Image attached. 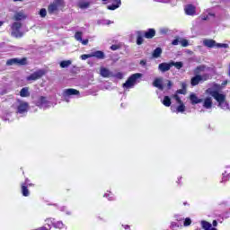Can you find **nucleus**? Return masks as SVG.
I'll return each instance as SVG.
<instances>
[{
	"label": "nucleus",
	"mask_w": 230,
	"mask_h": 230,
	"mask_svg": "<svg viewBox=\"0 0 230 230\" xmlns=\"http://www.w3.org/2000/svg\"><path fill=\"white\" fill-rule=\"evenodd\" d=\"M71 64H73L72 60H63L61 62H59V66L61 67V69H67V67H69V66H71Z\"/></svg>",
	"instance_id": "23"
},
{
	"label": "nucleus",
	"mask_w": 230,
	"mask_h": 230,
	"mask_svg": "<svg viewBox=\"0 0 230 230\" xmlns=\"http://www.w3.org/2000/svg\"><path fill=\"white\" fill-rule=\"evenodd\" d=\"M12 32L11 35L15 37L16 39H21L22 37V32L21 31V28H22V23L21 22H14L12 24Z\"/></svg>",
	"instance_id": "3"
},
{
	"label": "nucleus",
	"mask_w": 230,
	"mask_h": 230,
	"mask_svg": "<svg viewBox=\"0 0 230 230\" xmlns=\"http://www.w3.org/2000/svg\"><path fill=\"white\" fill-rule=\"evenodd\" d=\"M203 46L206 48H217V41L215 40L205 39L203 40Z\"/></svg>",
	"instance_id": "14"
},
{
	"label": "nucleus",
	"mask_w": 230,
	"mask_h": 230,
	"mask_svg": "<svg viewBox=\"0 0 230 230\" xmlns=\"http://www.w3.org/2000/svg\"><path fill=\"white\" fill-rule=\"evenodd\" d=\"M208 15H209L210 17H215V13H209Z\"/></svg>",
	"instance_id": "51"
},
{
	"label": "nucleus",
	"mask_w": 230,
	"mask_h": 230,
	"mask_svg": "<svg viewBox=\"0 0 230 230\" xmlns=\"http://www.w3.org/2000/svg\"><path fill=\"white\" fill-rule=\"evenodd\" d=\"M137 46H141V44H143V42H144V40H143L144 33L142 31H137Z\"/></svg>",
	"instance_id": "26"
},
{
	"label": "nucleus",
	"mask_w": 230,
	"mask_h": 230,
	"mask_svg": "<svg viewBox=\"0 0 230 230\" xmlns=\"http://www.w3.org/2000/svg\"><path fill=\"white\" fill-rule=\"evenodd\" d=\"M144 37H146V39H154V37H155V30L149 29L144 33Z\"/></svg>",
	"instance_id": "22"
},
{
	"label": "nucleus",
	"mask_w": 230,
	"mask_h": 230,
	"mask_svg": "<svg viewBox=\"0 0 230 230\" xmlns=\"http://www.w3.org/2000/svg\"><path fill=\"white\" fill-rule=\"evenodd\" d=\"M141 76H143L142 74H139V73L133 74L131 76L128 77L126 83L123 84V87H125L126 89H132V87L136 85L137 80L141 78Z\"/></svg>",
	"instance_id": "2"
},
{
	"label": "nucleus",
	"mask_w": 230,
	"mask_h": 230,
	"mask_svg": "<svg viewBox=\"0 0 230 230\" xmlns=\"http://www.w3.org/2000/svg\"><path fill=\"white\" fill-rule=\"evenodd\" d=\"M184 10H185L186 15L193 16L197 13V7H195V5L191 4L185 5Z\"/></svg>",
	"instance_id": "10"
},
{
	"label": "nucleus",
	"mask_w": 230,
	"mask_h": 230,
	"mask_svg": "<svg viewBox=\"0 0 230 230\" xmlns=\"http://www.w3.org/2000/svg\"><path fill=\"white\" fill-rule=\"evenodd\" d=\"M127 227H128V226H125V229H127Z\"/></svg>",
	"instance_id": "57"
},
{
	"label": "nucleus",
	"mask_w": 230,
	"mask_h": 230,
	"mask_svg": "<svg viewBox=\"0 0 230 230\" xmlns=\"http://www.w3.org/2000/svg\"><path fill=\"white\" fill-rule=\"evenodd\" d=\"M104 197H109V195H107V194H104Z\"/></svg>",
	"instance_id": "56"
},
{
	"label": "nucleus",
	"mask_w": 230,
	"mask_h": 230,
	"mask_svg": "<svg viewBox=\"0 0 230 230\" xmlns=\"http://www.w3.org/2000/svg\"><path fill=\"white\" fill-rule=\"evenodd\" d=\"M36 105L37 107H40V109H49V107L51 105V102L48 101V98L41 96L36 102Z\"/></svg>",
	"instance_id": "7"
},
{
	"label": "nucleus",
	"mask_w": 230,
	"mask_h": 230,
	"mask_svg": "<svg viewBox=\"0 0 230 230\" xmlns=\"http://www.w3.org/2000/svg\"><path fill=\"white\" fill-rule=\"evenodd\" d=\"M173 66H174V67H176V69H181V68H182V62H173V61H172L171 62V67H173Z\"/></svg>",
	"instance_id": "31"
},
{
	"label": "nucleus",
	"mask_w": 230,
	"mask_h": 230,
	"mask_svg": "<svg viewBox=\"0 0 230 230\" xmlns=\"http://www.w3.org/2000/svg\"><path fill=\"white\" fill-rule=\"evenodd\" d=\"M92 58L93 57L98 58L99 60H103L105 58V53L102 50H96L91 53Z\"/></svg>",
	"instance_id": "13"
},
{
	"label": "nucleus",
	"mask_w": 230,
	"mask_h": 230,
	"mask_svg": "<svg viewBox=\"0 0 230 230\" xmlns=\"http://www.w3.org/2000/svg\"><path fill=\"white\" fill-rule=\"evenodd\" d=\"M82 60H87V58H92V54H84L81 56Z\"/></svg>",
	"instance_id": "42"
},
{
	"label": "nucleus",
	"mask_w": 230,
	"mask_h": 230,
	"mask_svg": "<svg viewBox=\"0 0 230 230\" xmlns=\"http://www.w3.org/2000/svg\"><path fill=\"white\" fill-rule=\"evenodd\" d=\"M26 184H28V180H26L25 183L22 184V193L23 197H30V190H28Z\"/></svg>",
	"instance_id": "20"
},
{
	"label": "nucleus",
	"mask_w": 230,
	"mask_h": 230,
	"mask_svg": "<svg viewBox=\"0 0 230 230\" xmlns=\"http://www.w3.org/2000/svg\"><path fill=\"white\" fill-rule=\"evenodd\" d=\"M172 85H173V83H172V81L168 80L167 81V89H172Z\"/></svg>",
	"instance_id": "46"
},
{
	"label": "nucleus",
	"mask_w": 230,
	"mask_h": 230,
	"mask_svg": "<svg viewBox=\"0 0 230 230\" xmlns=\"http://www.w3.org/2000/svg\"><path fill=\"white\" fill-rule=\"evenodd\" d=\"M201 227L204 230H217L208 221H201Z\"/></svg>",
	"instance_id": "21"
},
{
	"label": "nucleus",
	"mask_w": 230,
	"mask_h": 230,
	"mask_svg": "<svg viewBox=\"0 0 230 230\" xmlns=\"http://www.w3.org/2000/svg\"><path fill=\"white\" fill-rule=\"evenodd\" d=\"M153 85H154V87H156L160 91H164V86L163 85V78H156V79H155V81L153 83Z\"/></svg>",
	"instance_id": "15"
},
{
	"label": "nucleus",
	"mask_w": 230,
	"mask_h": 230,
	"mask_svg": "<svg viewBox=\"0 0 230 230\" xmlns=\"http://www.w3.org/2000/svg\"><path fill=\"white\" fill-rule=\"evenodd\" d=\"M204 109H212L213 107V99L211 97H207L203 101Z\"/></svg>",
	"instance_id": "16"
},
{
	"label": "nucleus",
	"mask_w": 230,
	"mask_h": 230,
	"mask_svg": "<svg viewBox=\"0 0 230 230\" xmlns=\"http://www.w3.org/2000/svg\"><path fill=\"white\" fill-rule=\"evenodd\" d=\"M117 78H119L121 80V78H123V74L121 73L117 74Z\"/></svg>",
	"instance_id": "47"
},
{
	"label": "nucleus",
	"mask_w": 230,
	"mask_h": 230,
	"mask_svg": "<svg viewBox=\"0 0 230 230\" xmlns=\"http://www.w3.org/2000/svg\"><path fill=\"white\" fill-rule=\"evenodd\" d=\"M161 33H166V30L164 29L161 30Z\"/></svg>",
	"instance_id": "53"
},
{
	"label": "nucleus",
	"mask_w": 230,
	"mask_h": 230,
	"mask_svg": "<svg viewBox=\"0 0 230 230\" xmlns=\"http://www.w3.org/2000/svg\"><path fill=\"white\" fill-rule=\"evenodd\" d=\"M155 1H158V3H166L165 0H155Z\"/></svg>",
	"instance_id": "50"
},
{
	"label": "nucleus",
	"mask_w": 230,
	"mask_h": 230,
	"mask_svg": "<svg viewBox=\"0 0 230 230\" xmlns=\"http://www.w3.org/2000/svg\"><path fill=\"white\" fill-rule=\"evenodd\" d=\"M20 96H22V98H28V96H30V91L28 90V87H24L21 90Z\"/></svg>",
	"instance_id": "28"
},
{
	"label": "nucleus",
	"mask_w": 230,
	"mask_h": 230,
	"mask_svg": "<svg viewBox=\"0 0 230 230\" xmlns=\"http://www.w3.org/2000/svg\"><path fill=\"white\" fill-rule=\"evenodd\" d=\"M66 102H69V100L66 99Z\"/></svg>",
	"instance_id": "58"
},
{
	"label": "nucleus",
	"mask_w": 230,
	"mask_h": 230,
	"mask_svg": "<svg viewBox=\"0 0 230 230\" xmlns=\"http://www.w3.org/2000/svg\"><path fill=\"white\" fill-rule=\"evenodd\" d=\"M109 200H112V199L109 198Z\"/></svg>",
	"instance_id": "59"
},
{
	"label": "nucleus",
	"mask_w": 230,
	"mask_h": 230,
	"mask_svg": "<svg viewBox=\"0 0 230 230\" xmlns=\"http://www.w3.org/2000/svg\"><path fill=\"white\" fill-rule=\"evenodd\" d=\"M200 82H206V80H209V74H204L199 75Z\"/></svg>",
	"instance_id": "37"
},
{
	"label": "nucleus",
	"mask_w": 230,
	"mask_h": 230,
	"mask_svg": "<svg viewBox=\"0 0 230 230\" xmlns=\"http://www.w3.org/2000/svg\"><path fill=\"white\" fill-rule=\"evenodd\" d=\"M14 2H17V1H22V0H13Z\"/></svg>",
	"instance_id": "55"
},
{
	"label": "nucleus",
	"mask_w": 230,
	"mask_h": 230,
	"mask_svg": "<svg viewBox=\"0 0 230 230\" xmlns=\"http://www.w3.org/2000/svg\"><path fill=\"white\" fill-rule=\"evenodd\" d=\"M225 181H227V179H226V176H223V181H222V182H224Z\"/></svg>",
	"instance_id": "54"
},
{
	"label": "nucleus",
	"mask_w": 230,
	"mask_h": 230,
	"mask_svg": "<svg viewBox=\"0 0 230 230\" xmlns=\"http://www.w3.org/2000/svg\"><path fill=\"white\" fill-rule=\"evenodd\" d=\"M213 226H214V227H217V226H218V223L217 222V220L213 221Z\"/></svg>",
	"instance_id": "49"
},
{
	"label": "nucleus",
	"mask_w": 230,
	"mask_h": 230,
	"mask_svg": "<svg viewBox=\"0 0 230 230\" xmlns=\"http://www.w3.org/2000/svg\"><path fill=\"white\" fill-rule=\"evenodd\" d=\"M190 84L193 87H195V85H199V84H200V75L196 74V76L191 78Z\"/></svg>",
	"instance_id": "24"
},
{
	"label": "nucleus",
	"mask_w": 230,
	"mask_h": 230,
	"mask_svg": "<svg viewBox=\"0 0 230 230\" xmlns=\"http://www.w3.org/2000/svg\"><path fill=\"white\" fill-rule=\"evenodd\" d=\"M62 4V0H54L52 4H50L48 7V12L50 14L55 13V12H58V7Z\"/></svg>",
	"instance_id": "8"
},
{
	"label": "nucleus",
	"mask_w": 230,
	"mask_h": 230,
	"mask_svg": "<svg viewBox=\"0 0 230 230\" xmlns=\"http://www.w3.org/2000/svg\"><path fill=\"white\" fill-rule=\"evenodd\" d=\"M17 102V114H26V112H28V109H30V104L21 100H18Z\"/></svg>",
	"instance_id": "4"
},
{
	"label": "nucleus",
	"mask_w": 230,
	"mask_h": 230,
	"mask_svg": "<svg viewBox=\"0 0 230 230\" xmlns=\"http://www.w3.org/2000/svg\"><path fill=\"white\" fill-rule=\"evenodd\" d=\"M218 107H220V109H223V111H229V104L227 103V102H226V100L218 103Z\"/></svg>",
	"instance_id": "30"
},
{
	"label": "nucleus",
	"mask_w": 230,
	"mask_h": 230,
	"mask_svg": "<svg viewBox=\"0 0 230 230\" xmlns=\"http://www.w3.org/2000/svg\"><path fill=\"white\" fill-rule=\"evenodd\" d=\"M158 69L161 73H166V71H170V69H172V63H161L158 66Z\"/></svg>",
	"instance_id": "12"
},
{
	"label": "nucleus",
	"mask_w": 230,
	"mask_h": 230,
	"mask_svg": "<svg viewBox=\"0 0 230 230\" xmlns=\"http://www.w3.org/2000/svg\"><path fill=\"white\" fill-rule=\"evenodd\" d=\"M111 49L112 51H118V49H119V45H111Z\"/></svg>",
	"instance_id": "43"
},
{
	"label": "nucleus",
	"mask_w": 230,
	"mask_h": 230,
	"mask_svg": "<svg viewBox=\"0 0 230 230\" xmlns=\"http://www.w3.org/2000/svg\"><path fill=\"white\" fill-rule=\"evenodd\" d=\"M3 24H4V22L0 21V28H1V26H3Z\"/></svg>",
	"instance_id": "52"
},
{
	"label": "nucleus",
	"mask_w": 230,
	"mask_h": 230,
	"mask_svg": "<svg viewBox=\"0 0 230 230\" xmlns=\"http://www.w3.org/2000/svg\"><path fill=\"white\" fill-rule=\"evenodd\" d=\"M139 65H140L142 67H146V59H142V60H140Z\"/></svg>",
	"instance_id": "44"
},
{
	"label": "nucleus",
	"mask_w": 230,
	"mask_h": 230,
	"mask_svg": "<svg viewBox=\"0 0 230 230\" xmlns=\"http://www.w3.org/2000/svg\"><path fill=\"white\" fill-rule=\"evenodd\" d=\"M47 222H49V219H47Z\"/></svg>",
	"instance_id": "60"
},
{
	"label": "nucleus",
	"mask_w": 230,
	"mask_h": 230,
	"mask_svg": "<svg viewBox=\"0 0 230 230\" xmlns=\"http://www.w3.org/2000/svg\"><path fill=\"white\" fill-rule=\"evenodd\" d=\"M180 44H181L182 48H188L190 46V42L185 39H180Z\"/></svg>",
	"instance_id": "35"
},
{
	"label": "nucleus",
	"mask_w": 230,
	"mask_h": 230,
	"mask_svg": "<svg viewBox=\"0 0 230 230\" xmlns=\"http://www.w3.org/2000/svg\"><path fill=\"white\" fill-rule=\"evenodd\" d=\"M163 54V49L161 48H156L152 54L153 58H159V57H161V55Z\"/></svg>",
	"instance_id": "25"
},
{
	"label": "nucleus",
	"mask_w": 230,
	"mask_h": 230,
	"mask_svg": "<svg viewBox=\"0 0 230 230\" xmlns=\"http://www.w3.org/2000/svg\"><path fill=\"white\" fill-rule=\"evenodd\" d=\"M216 48H224L225 49H227V48H229V44H227V43H217L216 42Z\"/></svg>",
	"instance_id": "36"
},
{
	"label": "nucleus",
	"mask_w": 230,
	"mask_h": 230,
	"mask_svg": "<svg viewBox=\"0 0 230 230\" xmlns=\"http://www.w3.org/2000/svg\"><path fill=\"white\" fill-rule=\"evenodd\" d=\"M162 103L164 107H170V105H172V99L170 96H164Z\"/></svg>",
	"instance_id": "29"
},
{
	"label": "nucleus",
	"mask_w": 230,
	"mask_h": 230,
	"mask_svg": "<svg viewBox=\"0 0 230 230\" xmlns=\"http://www.w3.org/2000/svg\"><path fill=\"white\" fill-rule=\"evenodd\" d=\"M190 100L192 103V105H195L197 103H202L203 100L202 99H199V97H197L196 94L191 93L190 96Z\"/></svg>",
	"instance_id": "19"
},
{
	"label": "nucleus",
	"mask_w": 230,
	"mask_h": 230,
	"mask_svg": "<svg viewBox=\"0 0 230 230\" xmlns=\"http://www.w3.org/2000/svg\"><path fill=\"white\" fill-rule=\"evenodd\" d=\"M46 75V70L39 69L36 72L32 73L31 75L27 76L28 82H35V80H40V77Z\"/></svg>",
	"instance_id": "6"
},
{
	"label": "nucleus",
	"mask_w": 230,
	"mask_h": 230,
	"mask_svg": "<svg viewBox=\"0 0 230 230\" xmlns=\"http://www.w3.org/2000/svg\"><path fill=\"white\" fill-rule=\"evenodd\" d=\"M53 226L56 229H64V223H62V221H58L57 223H53Z\"/></svg>",
	"instance_id": "33"
},
{
	"label": "nucleus",
	"mask_w": 230,
	"mask_h": 230,
	"mask_svg": "<svg viewBox=\"0 0 230 230\" xmlns=\"http://www.w3.org/2000/svg\"><path fill=\"white\" fill-rule=\"evenodd\" d=\"M26 14H24V13L22 12H18L16 13H14L13 19V21H24V19H26Z\"/></svg>",
	"instance_id": "18"
},
{
	"label": "nucleus",
	"mask_w": 230,
	"mask_h": 230,
	"mask_svg": "<svg viewBox=\"0 0 230 230\" xmlns=\"http://www.w3.org/2000/svg\"><path fill=\"white\" fill-rule=\"evenodd\" d=\"M172 44V46H179V44H181V38H176L175 40H173Z\"/></svg>",
	"instance_id": "41"
},
{
	"label": "nucleus",
	"mask_w": 230,
	"mask_h": 230,
	"mask_svg": "<svg viewBox=\"0 0 230 230\" xmlns=\"http://www.w3.org/2000/svg\"><path fill=\"white\" fill-rule=\"evenodd\" d=\"M40 17H43V18L46 17V15H48V11H46V9L44 8L40 9Z\"/></svg>",
	"instance_id": "40"
},
{
	"label": "nucleus",
	"mask_w": 230,
	"mask_h": 230,
	"mask_svg": "<svg viewBox=\"0 0 230 230\" xmlns=\"http://www.w3.org/2000/svg\"><path fill=\"white\" fill-rule=\"evenodd\" d=\"M183 226L185 227H188V226H191V219L190 217L185 218V221L183 223Z\"/></svg>",
	"instance_id": "39"
},
{
	"label": "nucleus",
	"mask_w": 230,
	"mask_h": 230,
	"mask_svg": "<svg viewBox=\"0 0 230 230\" xmlns=\"http://www.w3.org/2000/svg\"><path fill=\"white\" fill-rule=\"evenodd\" d=\"M28 59L26 58H11L6 61V66H26Z\"/></svg>",
	"instance_id": "5"
},
{
	"label": "nucleus",
	"mask_w": 230,
	"mask_h": 230,
	"mask_svg": "<svg viewBox=\"0 0 230 230\" xmlns=\"http://www.w3.org/2000/svg\"><path fill=\"white\" fill-rule=\"evenodd\" d=\"M209 20V16L207 15V16H202V21H208Z\"/></svg>",
	"instance_id": "48"
},
{
	"label": "nucleus",
	"mask_w": 230,
	"mask_h": 230,
	"mask_svg": "<svg viewBox=\"0 0 230 230\" xmlns=\"http://www.w3.org/2000/svg\"><path fill=\"white\" fill-rule=\"evenodd\" d=\"M182 89L177 90L176 94H186V84H181Z\"/></svg>",
	"instance_id": "32"
},
{
	"label": "nucleus",
	"mask_w": 230,
	"mask_h": 230,
	"mask_svg": "<svg viewBox=\"0 0 230 230\" xmlns=\"http://www.w3.org/2000/svg\"><path fill=\"white\" fill-rule=\"evenodd\" d=\"M101 76H103V78H109L112 76V72L109 70L108 68L105 67H101V72H100Z\"/></svg>",
	"instance_id": "17"
},
{
	"label": "nucleus",
	"mask_w": 230,
	"mask_h": 230,
	"mask_svg": "<svg viewBox=\"0 0 230 230\" xmlns=\"http://www.w3.org/2000/svg\"><path fill=\"white\" fill-rule=\"evenodd\" d=\"M81 44H83L84 46H87V44H89V40H82Z\"/></svg>",
	"instance_id": "45"
},
{
	"label": "nucleus",
	"mask_w": 230,
	"mask_h": 230,
	"mask_svg": "<svg viewBox=\"0 0 230 230\" xmlns=\"http://www.w3.org/2000/svg\"><path fill=\"white\" fill-rule=\"evenodd\" d=\"M83 35H84V33L82 31L75 32V40H77L78 42L82 41Z\"/></svg>",
	"instance_id": "34"
},
{
	"label": "nucleus",
	"mask_w": 230,
	"mask_h": 230,
	"mask_svg": "<svg viewBox=\"0 0 230 230\" xmlns=\"http://www.w3.org/2000/svg\"><path fill=\"white\" fill-rule=\"evenodd\" d=\"M78 6H79V8H81V10H86V8L91 6V3L85 2V1H80L78 3Z\"/></svg>",
	"instance_id": "27"
},
{
	"label": "nucleus",
	"mask_w": 230,
	"mask_h": 230,
	"mask_svg": "<svg viewBox=\"0 0 230 230\" xmlns=\"http://www.w3.org/2000/svg\"><path fill=\"white\" fill-rule=\"evenodd\" d=\"M172 98H174L176 102L178 103V106L176 109L173 108V106L171 107V111L172 112H176L179 114V112H185L186 111V105H184V102H182V100H181V97L177 93L173 94Z\"/></svg>",
	"instance_id": "1"
},
{
	"label": "nucleus",
	"mask_w": 230,
	"mask_h": 230,
	"mask_svg": "<svg viewBox=\"0 0 230 230\" xmlns=\"http://www.w3.org/2000/svg\"><path fill=\"white\" fill-rule=\"evenodd\" d=\"M209 94L218 102L222 103L226 100V95L217 92V91H210Z\"/></svg>",
	"instance_id": "9"
},
{
	"label": "nucleus",
	"mask_w": 230,
	"mask_h": 230,
	"mask_svg": "<svg viewBox=\"0 0 230 230\" xmlns=\"http://www.w3.org/2000/svg\"><path fill=\"white\" fill-rule=\"evenodd\" d=\"M80 94V92L76 89H73V88H68L64 90L63 95L65 96V98H67V96H76Z\"/></svg>",
	"instance_id": "11"
},
{
	"label": "nucleus",
	"mask_w": 230,
	"mask_h": 230,
	"mask_svg": "<svg viewBox=\"0 0 230 230\" xmlns=\"http://www.w3.org/2000/svg\"><path fill=\"white\" fill-rule=\"evenodd\" d=\"M204 69H206V66H199L195 69L194 73L195 75H199V73H201V71H204Z\"/></svg>",
	"instance_id": "38"
}]
</instances>
